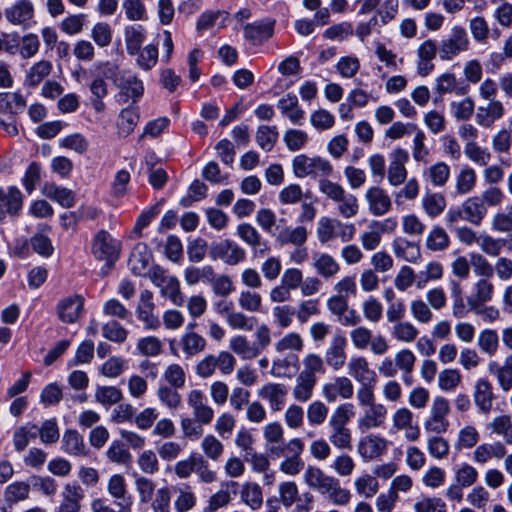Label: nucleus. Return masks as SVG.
Returning a JSON list of instances; mask_svg holds the SVG:
<instances>
[{
	"instance_id": "obj_1",
	"label": "nucleus",
	"mask_w": 512,
	"mask_h": 512,
	"mask_svg": "<svg viewBox=\"0 0 512 512\" xmlns=\"http://www.w3.org/2000/svg\"><path fill=\"white\" fill-rule=\"evenodd\" d=\"M355 416L354 405L344 403L334 409L328 420L329 442L337 449L351 450L352 431L349 423Z\"/></svg>"
},
{
	"instance_id": "obj_2",
	"label": "nucleus",
	"mask_w": 512,
	"mask_h": 512,
	"mask_svg": "<svg viewBox=\"0 0 512 512\" xmlns=\"http://www.w3.org/2000/svg\"><path fill=\"white\" fill-rule=\"evenodd\" d=\"M292 172L296 178L322 179L334 172L332 163L321 156L298 154L292 159Z\"/></svg>"
},
{
	"instance_id": "obj_3",
	"label": "nucleus",
	"mask_w": 512,
	"mask_h": 512,
	"mask_svg": "<svg viewBox=\"0 0 512 512\" xmlns=\"http://www.w3.org/2000/svg\"><path fill=\"white\" fill-rule=\"evenodd\" d=\"M151 282L159 288L160 295L167 298L175 306H182L185 302L184 294L181 291L180 282L176 276L159 265L153 266L148 273Z\"/></svg>"
},
{
	"instance_id": "obj_4",
	"label": "nucleus",
	"mask_w": 512,
	"mask_h": 512,
	"mask_svg": "<svg viewBox=\"0 0 512 512\" xmlns=\"http://www.w3.org/2000/svg\"><path fill=\"white\" fill-rule=\"evenodd\" d=\"M439 59L442 61H452L460 54L470 48V39L466 29L460 25H455L450 32L443 37L439 43Z\"/></svg>"
},
{
	"instance_id": "obj_5",
	"label": "nucleus",
	"mask_w": 512,
	"mask_h": 512,
	"mask_svg": "<svg viewBox=\"0 0 512 512\" xmlns=\"http://www.w3.org/2000/svg\"><path fill=\"white\" fill-rule=\"evenodd\" d=\"M450 412V403L448 399L437 396L434 398L430 415L424 422V429L428 433L441 435L447 432L450 422L447 416Z\"/></svg>"
},
{
	"instance_id": "obj_6",
	"label": "nucleus",
	"mask_w": 512,
	"mask_h": 512,
	"mask_svg": "<svg viewBox=\"0 0 512 512\" xmlns=\"http://www.w3.org/2000/svg\"><path fill=\"white\" fill-rule=\"evenodd\" d=\"M4 17L13 26L28 29L36 23L34 3L31 0H16L4 9Z\"/></svg>"
},
{
	"instance_id": "obj_7",
	"label": "nucleus",
	"mask_w": 512,
	"mask_h": 512,
	"mask_svg": "<svg viewBox=\"0 0 512 512\" xmlns=\"http://www.w3.org/2000/svg\"><path fill=\"white\" fill-rule=\"evenodd\" d=\"M121 244L106 230L97 232L93 239L92 253L95 258L113 264L119 257Z\"/></svg>"
},
{
	"instance_id": "obj_8",
	"label": "nucleus",
	"mask_w": 512,
	"mask_h": 512,
	"mask_svg": "<svg viewBox=\"0 0 512 512\" xmlns=\"http://www.w3.org/2000/svg\"><path fill=\"white\" fill-rule=\"evenodd\" d=\"M209 256L212 260H221L235 266L246 259V251L236 242L225 239L210 246Z\"/></svg>"
},
{
	"instance_id": "obj_9",
	"label": "nucleus",
	"mask_w": 512,
	"mask_h": 512,
	"mask_svg": "<svg viewBox=\"0 0 512 512\" xmlns=\"http://www.w3.org/2000/svg\"><path fill=\"white\" fill-rule=\"evenodd\" d=\"M257 396L268 403L272 412H279L286 405L288 386L279 382H267L257 390Z\"/></svg>"
},
{
	"instance_id": "obj_10",
	"label": "nucleus",
	"mask_w": 512,
	"mask_h": 512,
	"mask_svg": "<svg viewBox=\"0 0 512 512\" xmlns=\"http://www.w3.org/2000/svg\"><path fill=\"white\" fill-rule=\"evenodd\" d=\"M275 20L264 18L243 26L246 41L253 46H260L268 41L274 34Z\"/></svg>"
},
{
	"instance_id": "obj_11",
	"label": "nucleus",
	"mask_w": 512,
	"mask_h": 512,
	"mask_svg": "<svg viewBox=\"0 0 512 512\" xmlns=\"http://www.w3.org/2000/svg\"><path fill=\"white\" fill-rule=\"evenodd\" d=\"M388 448V441L378 434L361 437L357 444V452L364 462L380 458Z\"/></svg>"
},
{
	"instance_id": "obj_12",
	"label": "nucleus",
	"mask_w": 512,
	"mask_h": 512,
	"mask_svg": "<svg viewBox=\"0 0 512 512\" xmlns=\"http://www.w3.org/2000/svg\"><path fill=\"white\" fill-rule=\"evenodd\" d=\"M155 308L153 293L147 289L143 290L139 296L136 315L147 330H157L161 326L160 319L155 314Z\"/></svg>"
},
{
	"instance_id": "obj_13",
	"label": "nucleus",
	"mask_w": 512,
	"mask_h": 512,
	"mask_svg": "<svg viewBox=\"0 0 512 512\" xmlns=\"http://www.w3.org/2000/svg\"><path fill=\"white\" fill-rule=\"evenodd\" d=\"M84 310V297L79 294L69 295L58 301L56 314L58 319L66 324L78 321Z\"/></svg>"
},
{
	"instance_id": "obj_14",
	"label": "nucleus",
	"mask_w": 512,
	"mask_h": 512,
	"mask_svg": "<svg viewBox=\"0 0 512 512\" xmlns=\"http://www.w3.org/2000/svg\"><path fill=\"white\" fill-rule=\"evenodd\" d=\"M347 339L342 332H337L330 340L324 353L325 363L334 371L340 370L346 363Z\"/></svg>"
},
{
	"instance_id": "obj_15",
	"label": "nucleus",
	"mask_w": 512,
	"mask_h": 512,
	"mask_svg": "<svg viewBox=\"0 0 512 512\" xmlns=\"http://www.w3.org/2000/svg\"><path fill=\"white\" fill-rule=\"evenodd\" d=\"M187 404L192 410L193 418L200 425H209L214 418V410L208 405L206 395L199 389L187 394Z\"/></svg>"
},
{
	"instance_id": "obj_16",
	"label": "nucleus",
	"mask_w": 512,
	"mask_h": 512,
	"mask_svg": "<svg viewBox=\"0 0 512 512\" xmlns=\"http://www.w3.org/2000/svg\"><path fill=\"white\" fill-rule=\"evenodd\" d=\"M390 159L387 173L388 182L392 186H399L407 178L408 172L405 164L409 160L408 151L403 148H396L391 152Z\"/></svg>"
},
{
	"instance_id": "obj_17",
	"label": "nucleus",
	"mask_w": 512,
	"mask_h": 512,
	"mask_svg": "<svg viewBox=\"0 0 512 512\" xmlns=\"http://www.w3.org/2000/svg\"><path fill=\"white\" fill-rule=\"evenodd\" d=\"M353 393V383L345 376L335 377L322 387V395L330 403L335 402L338 398L350 399Z\"/></svg>"
},
{
	"instance_id": "obj_18",
	"label": "nucleus",
	"mask_w": 512,
	"mask_h": 512,
	"mask_svg": "<svg viewBox=\"0 0 512 512\" xmlns=\"http://www.w3.org/2000/svg\"><path fill=\"white\" fill-rule=\"evenodd\" d=\"M365 200L369 212L374 216H382L392 208V201L388 193L381 187L373 186L367 189Z\"/></svg>"
},
{
	"instance_id": "obj_19",
	"label": "nucleus",
	"mask_w": 512,
	"mask_h": 512,
	"mask_svg": "<svg viewBox=\"0 0 512 512\" xmlns=\"http://www.w3.org/2000/svg\"><path fill=\"white\" fill-rule=\"evenodd\" d=\"M23 205V196L16 187H9L7 190L0 188V220L7 215H18Z\"/></svg>"
},
{
	"instance_id": "obj_20",
	"label": "nucleus",
	"mask_w": 512,
	"mask_h": 512,
	"mask_svg": "<svg viewBox=\"0 0 512 512\" xmlns=\"http://www.w3.org/2000/svg\"><path fill=\"white\" fill-rule=\"evenodd\" d=\"M185 359H191L206 350L207 340L196 331L184 332L178 341Z\"/></svg>"
},
{
	"instance_id": "obj_21",
	"label": "nucleus",
	"mask_w": 512,
	"mask_h": 512,
	"mask_svg": "<svg viewBox=\"0 0 512 512\" xmlns=\"http://www.w3.org/2000/svg\"><path fill=\"white\" fill-rule=\"evenodd\" d=\"M506 456V446L501 441L482 443L473 451V461L476 464L484 465L492 459L501 460Z\"/></svg>"
},
{
	"instance_id": "obj_22",
	"label": "nucleus",
	"mask_w": 512,
	"mask_h": 512,
	"mask_svg": "<svg viewBox=\"0 0 512 512\" xmlns=\"http://www.w3.org/2000/svg\"><path fill=\"white\" fill-rule=\"evenodd\" d=\"M85 493L77 483H67L62 492V501L56 512H79Z\"/></svg>"
},
{
	"instance_id": "obj_23",
	"label": "nucleus",
	"mask_w": 512,
	"mask_h": 512,
	"mask_svg": "<svg viewBox=\"0 0 512 512\" xmlns=\"http://www.w3.org/2000/svg\"><path fill=\"white\" fill-rule=\"evenodd\" d=\"M367 407L368 409L358 419V428L362 432L381 427L387 416V409L382 403H375Z\"/></svg>"
},
{
	"instance_id": "obj_24",
	"label": "nucleus",
	"mask_w": 512,
	"mask_h": 512,
	"mask_svg": "<svg viewBox=\"0 0 512 512\" xmlns=\"http://www.w3.org/2000/svg\"><path fill=\"white\" fill-rule=\"evenodd\" d=\"M98 74L94 77L90 84V91L93 97L104 98L108 94L107 84L105 78H112L116 75L118 67L109 62L97 64L94 66Z\"/></svg>"
},
{
	"instance_id": "obj_25",
	"label": "nucleus",
	"mask_w": 512,
	"mask_h": 512,
	"mask_svg": "<svg viewBox=\"0 0 512 512\" xmlns=\"http://www.w3.org/2000/svg\"><path fill=\"white\" fill-rule=\"evenodd\" d=\"M473 398L480 412L487 414L491 411L495 396L493 386L488 379L480 378L476 381Z\"/></svg>"
},
{
	"instance_id": "obj_26",
	"label": "nucleus",
	"mask_w": 512,
	"mask_h": 512,
	"mask_svg": "<svg viewBox=\"0 0 512 512\" xmlns=\"http://www.w3.org/2000/svg\"><path fill=\"white\" fill-rule=\"evenodd\" d=\"M348 374L358 383L366 384L376 382V372L369 367L367 359L363 356L352 357L347 364Z\"/></svg>"
},
{
	"instance_id": "obj_27",
	"label": "nucleus",
	"mask_w": 512,
	"mask_h": 512,
	"mask_svg": "<svg viewBox=\"0 0 512 512\" xmlns=\"http://www.w3.org/2000/svg\"><path fill=\"white\" fill-rule=\"evenodd\" d=\"M495 286L490 279L479 278L472 288V293L467 297L469 308L489 303L493 300Z\"/></svg>"
},
{
	"instance_id": "obj_28",
	"label": "nucleus",
	"mask_w": 512,
	"mask_h": 512,
	"mask_svg": "<svg viewBox=\"0 0 512 512\" xmlns=\"http://www.w3.org/2000/svg\"><path fill=\"white\" fill-rule=\"evenodd\" d=\"M505 109L501 101L491 100L487 106H480L477 109L475 120L483 128H490L495 121L504 116Z\"/></svg>"
},
{
	"instance_id": "obj_29",
	"label": "nucleus",
	"mask_w": 512,
	"mask_h": 512,
	"mask_svg": "<svg viewBox=\"0 0 512 512\" xmlns=\"http://www.w3.org/2000/svg\"><path fill=\"white\" fill-rule=\"evenodd\" d=\"M277 107L280 112L291 121L292 124L302 125L305 119V112L299 106L298 98L295 94L288 93L279 99Z\"/></svg>"
},
{
	"instance_id": "obj_30",
	"label": "nucleus",
	"mask_w": 512,
	"mask_h": 512,
	"mask_svg": "<svg viewBox=\"0 0 512 512\" xmlns=\"http://www.w3.org/2000/svg\"><path fill=\"white\" fill-rule=\"evenodd\" d=\"M313 268L324 279L335 277L340 271L337 260L328 253L318 252L313 254Z\"/></svg>"
},
{
	"instance_id": "obj_31",
	"label": "nucleus",
	"mask_w": 512,
	"mask_h": 512,
	"mask_svg": "<svg viewBox=\"0 0 512 512\" xmlns=\"http://www.w3.org/2000/svg\"><path fill=\"white\" fill-rule=\"evenodd\" d=\"M172 491L176 494L174 509L177 512H187L196 506L197 497L188 483H179L172 487Z\"/></svg>"
},
{
	"instance_id": "obj_32",
	"label": "nucleus",
	"mask_w": 512,
	"mask_h": 512,
	"mask_svg": "<svg viewBox=\"0 0 512 512\" xmlns=\"http://www.w3.org/2000/svg\"><path fill=\"white\" fill-rule=\"evenodd\" d=\"M462 208L464 210V220L476 226L481 224L488 212L487 206L483 204V199L479 196L467 198L462 203Z\"/></svg>"
},
{
	"instance_id": "obj_33",
	"label": "nucleus",
	"mask_w": 512,
	"mask_h": 512,
	"mask_svg": "<svg viewBox=\"0 0 512 512\" xmlns=\"http://www.w3.org/2000/svg\"><path fill=\"white\" fill-rule=\"evenodd\" d=\"M299 369V357L289 353L282 358H276L272 362L271 375L277 378H291Z\"/></svg>"
},
{
	"instance_id": "obj_34",
	"label": "nucleus",
	"mask_w": 512,
	"mask_h": 512,
	"mask_svg": "<svg viewBox=\"0 0 512 512\" xmlns=\"http://www.w3.org/2000/svg\"><path fill=\"white\" fill-rule=\"evenodd\" d=\"M446 206V197L439 192L426 191L421 199V207L431 219L440 216L445 211Z\"/></svg>"
},
{
	"instance_id": "obj_35",
	"label": "nucleus",
	"mask_w": 512,
	"mask_h": 512,
	"mask_svg": "<svg viewBox=\"0 0 512 512\" xmlns=\"http://www.w3.org/2000/svg\"><path fill=\"white\" fill-rule=\"evenodd\" d=\"M42 194L65 208H71L75 205V193L68 188L59 187L54 183H45L42 188Z\"/></svg>"
},
{
	"instance_id": "obj_36",
	"label": "nucleus",
	"mask_w": 512,
	"mask_h": 512,
	"mask_svg": "<svg viewBox=\"0 0 512 512\" xmlns=\"http://www.w3.org/2000/svg\"><path fill=\"white\" fill-rule=\"evenodd\" d=\"M321 495L335 506H346L352 499L350 490L342 487L340 480L336 477L326 486Z\"/></svg>"
},
{
	"instance_id": "obj_37",
	"label": "nucleus",
	"mask_w": 512,
	"mask_h": 512,
	"mask_svg": "<svg viewBox=\"0 0 512 512\" xmlns=\"http://www.w3.org/2000/svg\"><path fill=\"white\" fill-rule=\"evenodd\" d=\"M62 450L73 456H86L87 448L82 435L75 429H68L62 436Z\"/></svg>"
},
{
	"instance_id": "obj_38",
	"label": "nucleus",
	"mask_w": 512,
	"mask_h": 512,
	"mask_svg": "<svg viewBox=\"0 0 512 512\" xmlns=\"http://www.w3.org/2000/svg\"><path fill=\"white\" fill-rule=\"evenodd\" d=\"M334 476L326 474L321 468L317 466H308L303 473V480L305 484L319 494L326 488V486L333 481Z\"/></svg>"
},
{
	"instance_id": "obj_39",
	"label": "nucleus",
	"mask_w": 512,
	"mask_h": 512,
	"mask_svg": "<svg viewBox=\"0 0 512 512\" xmlns=\"http://www.w3.org/2000/svg\"><path fill=\"white\" fill-rule=\"evenodd\" d=\"M107 490H108L109 495L113 499L119 501L118 502L119 506H122L125 504L126 506L129 507L131 505L132 498L128 494L126 480L123 475H121V474L112 475L108 480Z\"/></svg>"
},
{
	"instance_id": "obj_40",
	"label": "nucleus",
	"mask_w": 512,
	"mask_h": 512,
	"mask_svg": "<svg viewBox=\"0 0 512 512\" xmlns=\"http://www.w3.org/2000/svg\"><path fill=\"white\" fill-rule=\"evenodd\" d=\"M114 81L133 102L138 101L144 93L143 82L134 74L126 73L120 79L116 78Z\"/></svg>"
},
{
	"instance_id": "obj_41",
	"label": "nucleus",
	"mask_w": 512,
	"mask_h": 512,
	"mask_svg": "<svg viewBox=\"0 0 512 512\" xmlns=\"http://www.w3.org/2000/svg\"><path fill=\"white\" fill-rule=\"evenodd\" d=\"M449 178L450 167L442 161L436 162L423 171V179L433 187L445 186Z\"/></svg>"
},
{
	"instance_id": "obj_42",
	"label": "nucleus",
	"mask_w": 512,
	"mask_h": 512,
	"mask_svg": "<svg viewBox=\"0 0 512 512\" xmlns=\"http://www.w3.org/2000/svg\"><path fill=\"white\" fill-rule=\"evenodd\" d=\"M151 258V253L145 243L136 244L129 258V264L132 272L135 275H142L148 267Z\"/></svg>"
},
{
	"instance_id": "obj_43",
	"label": "nucleus",
	"mask_w": 512,
	"mask_h": 512,
	"mask_svg": "<svg viewBox=\"0 0 512 512\" xmlns=\"http://www.w3.org/2000/svg\"><path fill=\"white\" fill-rule=\"evenodd\" d=\"M52 63L48 60H40L34 63L27 71L24 79V85L37 87L52 71Z\"/></svg>"
},
{
	"instance_id": "obj_44",
	"label": "nucleus",
	"mask_w": 512,
	"mask_h": 512,
	"mask_svg": "<svg viewBox=\"0 0 512 512\" xmlns=\"http://www.w3.org/2000/svg\"><path fill=\"white\" fill-rule=\"evenodd\" d=\"M316 383L317 378H311L299 373L292 389V395L295 401L301 403L308 402L313 396Z\"/></svg>"
},
{
	"instance_id": "obj_45",
	"label": "nucleus",
	"mask_w": 512,
	"mask_h": 512,
	"mask_svg": "<svg viewBox=\"0 0 512 512\" xmlns=\"http://www.w3.org/2000/svg\"><path fill=\"white\" fill-rule=\"evenodd\" d=\"M215 273L211 265L188 266L184 269L183 276L187 285L194 286L200 282L209 284Z\"/></svg>"
},
{
	"instance_id": "obj_46",
	"label": "nucleus",
	"mask_w": 512,
	"mask_h": 512,
	"mask_svg": "<svg viewBox=\"0 0 512 512\" xmlns=\"http://www.w3.org/2000/svg\"><path fill=\"white\" fill-rule=\"evenodd\" d=\"M449 246L450 237L446 230L439 225L433 226L427 234L425 247L432 252H442Z\"/></svg>"
},
{
	"instance_id": "obj_47",
	"label": "nucleus",
	"mask_w": 512,
	"mask_h": 512,
	"mask_svg": "<svg viewBox=\"0 0 512 512\" xmlns=\"http://www.w3.org/2000/svg\"><path fill=\"white\" fill-rule=\"evenodd\" d=\"M229 348L243 360H252L260 355L256 346L243 335L232 337Z\"/></svg>"
},
{
	"instance_id": "obj_48",
	"label": "nucleus",
	"mask_w": 512,
	"mask_h": 512,
	"mask_svg": "<svg viewBox=\"0 0 512 512\" xmlns=\"http://www.w3.org/2000/svg\"><path fill=\"white\" fill-rule=\"evenodd\" d=\"M241 500L252 510H258L263 504V492L258 483L245 482L240 491Z\"/></svg>"
},
{
	"instance_id": "obj_49",
	"label": "nucleus",
	"mask_w": 512,
	"mask_h": 512,
	"mask_svg": "<svg viewBox=\"0 0 512 512\" xmlns=\"http://www.w3.org/2000/svg\"><path fill=\"white\" fill-rule=\"evenodd\" d=\"M308 239V231L304 226H297L295 228L286 227L282 229L277 237L276 241L280 245L291 244L296 247L303 246Z\"/></svg>"
},
{
	"instance_id": "obj_50",
	"label": "nucleus",
	"mask_w": 512,
	"mask_h": 512,
	"mask_svg": "<svg viewBox=\"0 0 512 512\" xmlns=\"http://www.w3.org/2000/svg\"><path fill=\"white\" fill-rule=\"evenodd\" d=\"M392 249L397 258L408 262H415L420 256L418 246L403 237H397L393 240Z\"/></svg>"
},
{
	"instance_id": "obj_51",
	"label": "nucleus",
	"mask_w": 512,
	"mask_h": 512,
	"mask_svg": "<svg viewBox=\"0 0 512 512\" xmlns=\"http://www.w3.org/2000/svg\"><path fill=\"white\" fill-rule=\"evenodd\" d=\"M26 100L20 93H1L0 94V112L12 115L18 114L24 110Z\"/></svg>"
},
{
	"instance_id": "obj_52",
	"label": "nucleus",
	"mask_w": 512,
	"mask_h": 512,
	"mask_svg": "<svg viewBox=\"0 0 512 512\" xmlns=\"http://www.w3.org/2000/svg\"><path fill=\"white\" fill-rule=\"evenodd\" d=\"M435 90L440 95L446 93H456L458 95H464L468 91L467 86H458V81L453 73H443L436 79Z\"/></svg>"
},
{
	"instance_id": "obj_53",
	"label": "nucleus",
	"mask_w": 512,
	"mask_h": 512,
	"mask_svg": "<svg viewBox=\"0 0 512 512\" xmlns=\"http://www.w3.org/2000/svg\"><path fill=\"white\" fill-rule=\"evenodd\" d=\"M379 482L374 475L363 473L354 480V488L359 496L372 498L379 491Z\"/></svg>"
},
{
	"instance_id": "obj_54",
	"label": "nucleus",
	"mask_w": 512,
	"mask_h": 512,
	"mask_svg": "<svg viewBox=\"0 0 512 512\" xmlns=\"http://www.w3.org/2000/svg\"><path fill=\"white\" fill-rule=\"evenodd\" d=\"M390 334L396 341L411 343L417 339L419 330L409 321H399L393 324Z\"/></svg>"
},
{
	"instance_id": "obj_55",
	"label": "nucleus",
	"mask_w": 512,
	"mask_h": 512,
	"mask_svg": "<svg viewBox=\"0 0 512 512\" xmlns=\"http://www.w3.org/2000/svg\"><path fill=\"white\" fill-rule=\"evenodd\" d=\"M145 40V29L141 25L128 26L125 29V44L127 53L136 55Z\"/></svg>"
},
{
	"instance_id": "obj_56",
	"label": "nucleus",
	"mask_w": 512,
	"mask_h": 512,
	"mask_svg": "<svg viewBox=\"0 0 512 512\" xmlns=\"http://www.w3.org/2000/svg\"><path fill=\"white\" fill-rule=\"evenodd\" d=\"M139 121V113L134 107H127L119 114L117 122L118 132L121 136L130 135Z\"/></svg>"
},
{
	"instance_id": "obj_57",
	"label": "nucleus",
	"mask_w": 512,
	"mask_h": 512,
	"mask_svg": "<svg viewBox=\"0 0 512 512\" xmlns=\"http://www.w3.org/2000/svg\"><path fill=\"white\" fill-rule=\"evenodd\" d=\"M200 447L204 456L214 462L219 461L224 453L223 443L212 434L203 437Z\"/></svg>"
},
{
	"instance_id": "obj_58",
	"label": "nucleus",
	"mask_w": 512,
	"mask_h": 512,
	"mask_svg": "<svg viewBox=\"0 0 512 512\" xmlns=\"http://www.w3.org/2000/svg\"><path fill=\"white\" fill-rule=\"evenodd\" d=\"M334 203L337 204V211L345 219L355 217L359 212V202L355 195L345 192Z\"/></svg>"
},
{
	"instance_id": "obj_59",
	"label": "nucleus",
	"mask_w": 512,
	"mask_h": 512,
	"mask_svg": "<svg viewBox=\"0 0 512 512\" xmlns=\"http://www.w3.org/2000/svg\"><path fill=\"white\" fill-rule=\"evenodd\" d=\"M303 370L300 374L317 378L316 374H324L326 372L324 359L316 353H308L302 360Z\"/></svg>"
},
{
	"instance_id": "obj_60",
	"label": "nucleus",
	"mask_w": 512,
	"mask_h": 512,
	"mask_svg": "<svg viewBox=\"0 0 512 512\" xmlns=\"http://www.w3.org/2000/svg\"><path fill=\"white\" fill-rule=\"evenodd\" d=\"M466 157L479 166H487L492 155L487 148L481 147L475 141H468L464 147Z\"/></svg>"
},
{
	"instance_id": "obj_61",
	"label": "nucleus",
	"mask_w": 512,
	"mask_h": 512,
	"mask_svg": "<svg viewBox=\"0 0 512 512\" xmlns=\"http://www.w3.org/2000/svg\"><path fill=\"white\" fill-rule=\"evenodd\" d=\"M279 137L276 126L261 125L256 132V142L264 151H271Z\"/></svg>"
},
{
	"instance_id": "obj_62",
	"label": "nucleus",
	"mask_w": 512,
	"mask_h": 512,
	"mask_svg": "<svg viewBox=\"0 0 512 512\" xmlns=\"http://www.w3.org/2000/svg\"><path fill=\"white\" fill-rule=\"evenodd\" d=\"M476 172L473 168L465 166L456 176V192L460 195L470 193L476 185Z\"/></svg>"
},
{
	"instance_id": "obj_63",
	"label": "nucleus",
	"mask_w": 512,
	"mask_h": 512,
	"mask_svg": "<svg viewBox=\"0 0 512 512\" xmlns=\"http://www.w3.org/2000/svg\"><path fill=\"white\" fill-rule=\"evenodd\" d=\"M478 347L488 356H494L499 347V337L495 330L484 329L478 335Z\"/></svg>"
},
{
	"instance_id": "obj_64",
	"label": "nucleus",
	"mask_w": 512,
	"mask_h": 512,
	"mask_svg": "<svg viewBox=\"0 0 512 512\" xmlns=\"http://www.w3.org/2000/svg\"><path fill=\"white\" fill-rule=\"evenodd\" d=\"M102 336L114 343H124L128 337V330L118 321L112 319L102 326Z\"/></svg>"
}]
</instances>
